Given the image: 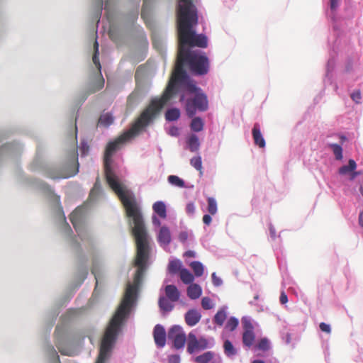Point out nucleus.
Returning a JSON list of instances; mask_svg holds the SVG:
<instances>
[{
	"instance_id": "nucleus-60",
	"label": "nucleus",
	"mask_w": 363,
	"mask_h": 363,
	"mask_svg": "<svg viewBox=\"0 0 363 363\" xmlns=\"http://www.w3.org/2000/svg\"><path fill=\"white\" fill-rule=\"evenodd\" d=\"M188 237H189L188 233L186 231H183L179 233V240L182 242H184L187 240Z\"/></svg>"
},
{
	"instance_id": "nucleus-3",
	"label": "nucleus",
	"mask_w": 363,
	"mask_h": 363,
	"mask_svg": "<svg viewBox=\"0 0 363 363\" xmlns=\"http://www.w3.org/2000/svg\"><path fill=\"white\" fill-rule=\"evenodd\" d=\"M133 282L128 281L124 297L111 319L100 345L99 359L103 362L114 347L118 335L128 319L136 301V270L132 274Z\"/></svg>"
},
{
	"instance_id": "nucleus-22",
	"label": "nucleus",
	"mask_w": 363,
	"mask_h": 363,
	"mask_svg": "<svg viewBox=\"0 0 363 363\" xmlns=\"http://www.w3.org/2000/svg\"><path fill=\"white\" fill-rule=\"evenodd\" d=\"M164 291L167 298L171 301L176 302L179 300L180 294L174 285H167Z\"/></svg>"
},
{
	"instance_id": "nucleus-2",
	"label": "nucleus",
	"mask_w": 363,
	"mask_h": 363,
	"mask_svg": "<svg viewBox=\"0 0 363 363\" xmlns=\"http://www.w3.org/2000/svg\"><path fill=\"white\" fill-rule=\"evenodd\" d=\"M136 135V120L133 121L130 130L110 141L104 153V172L107 183L121 199L129 223L133 239L136 242V199L125 179L126 169L122 160H113V155Z\"/></svg>"
},
{
	"instance_id": "nucleus-54",
	"label": "nucleus",
	"mask_w": 363,
	"mask_h": 363,
	"mask_svg": "<svg viewBox=\"0 0 363 363\" xmlns=\"http://www.w3.org/2000/svg\"><path fill=\"white\" fill-rule=\"evenodd\" d=\"M361 98V92L359 90L354 91L351 94V99L357 104L360 103Z\"/></svg>"
},
{
	"instance_id": "nucleus-40",
	"label": "nucleus",
	"mask_w": 363,
	"mask_h": 363,
	"mask_svg": "<svg viewBox=\"0 0 363 363\" xmlns=\"http://www.w3.org/2000/svg\"><path fill=\"white\" fill-rule=\"evenodd\" d=\"M59 214H60V218L62 219V223H62V229H63L65 233L67 236H71V234L72 233V229H71L70 226L68 225V223H67L66 218L65 217L64 212L62 209L59 210Z\"/></svg>"
},
{
	"instance_id": "nucleus-41",
	"label": "nucleus",
	"mask_w": 363,
	"mask_h": 363,
	"mask_svg": "<svg viewBox=\"0 0 363 363\" xmlns=\"http://www.w3.org/2000/svg\"><path fill=\"white\" fill-rule=\"evenodd\" d=\"M190 266L196 277H201L203 274V267L201 262L194 261L191 263Z\"/></svg>"
},
{
	"instance_id": "nucleus-38",
	"label": "nucleus",
	"mask_w": 363,
	"mask_h": 363,
	"mask_svg": "<svg viewBox=\"0 0 363 363\" xmlns=\"http://www.w3.org/2000/svg\"><path fill=\"white\" fill-rule=\"evenodd\" d=\"M190 164L200 173V175L203 174V167L202 160L200 156L194 157L190 160Z\"/></svg>"
},
{
	"instance_id": "nucleus-48",
	"label": "nucleus",
	"mask_w": 363,
	"mask_h": 363,
	"mask_svg": "<svg viewBox=\"0 0 363 363\" xmlns=\"http://www.w3.org/2000/svg\"><path fill=\"white\" fill-rule=\"evenodd\" d=\"M47 352H48V354L49 355V357H50V359H52V363H58L59 362V361H60L59 356H58L57 352L55 351V350L52 346L48 347Z\"/></svg>"
},
{
	"instance_id": "nucleus-37",
	"label": "nucleus",
	"mask_w": 363,
	"mask_h": 363,
	"mask_svg": "<svg viewBox=\"0 0 363 363\" xmlns=\"http://www.w3.org/2000/svg\"><path fill=\"white\" fill-rule=\"evenodd\" d=\"M180 279L184 284H191L194 281V276L186 269L180 270Z\"/></svg>"
},
{
	"instance_id": "nucleus-49",
	"label": "nucleus",
	"mask_w": 363,
	"mask_h": 363,
	"mask_svg": "<svg viewBox=\"0 0 363 363\" xmlns=\"http://www.w3.org/2000/svg\"><path fill=\"white\" fill-rule=\"evenodd\" d=\"M57 347L58 348L59 351L61 352L62 354L67 356H73L75 354L74 350L64 347L59 342L57 343Z\"/></svg>"
},
{
	"instance_id": "nucleus-43",
	"label": "nucleus",
	"mask_w": 363,
	"mask_h": 363,
	"mask_svg": "<svg viewBox=\"0 0 363 363\" xmlns=\"http://www.w3.org/2000/svg\"><path fill=\"white\" fill-rule=\"evenodd\" d=\"M223 347L225 354L227 356H233L236 354V350L230 340H227L224 342Z\"/></svg>"
},
{
	"instance_id": "nucleus-39",
	"label": "nucleus",
	"mask_w": 363,
	"mask_h": 363,
	"mask_svg": "<svg viewBox=\"0 0 363 363\" xmlns=\"http://www.w3.org/2000/svg\"><path fill=\"white\" fill-rule=\"evenodd\" d=\"M94 54L93 58H92L93 62L94 63V65L96 66V67L101 72V64L99 62V43H98L97 40H96L94 42Z\"/></svg>"
},
{
	"instance_id": "nucleus-10",
	"label": "nucleus",
	"mask_w": 363,
	"mask_h": 363,
	"mask_svg": "<svg viewBox=\"0 0 363 363\" xmlns=\"http://www.w3.org/2000/svg\"><path fill=\"white\" fill-rule=\"evenodd\" d=\"M148 251H138V294L143 285L148 267Z\"/></svg>"
},
{
	"instance_id": "nucleus-50",
	"label": "nucleus",
	"mask_w": 363,
	"mask_h": 363,
	"mask_svg": "<svg viewBox=\"0 0 363 363\" xmlns=\"http://www.w3.org/2000/svg\"><path fill=\"white\" fill-rule=\"evenodd\" d=\"M256 347L262 351H267L269 349V342L267 338H262L259 340Z\"/></svg>"
},
{
	"instance_id": "nucleus-46",
	"label": "nucleus",
	"mask_w": 363,
	"mask_h": 363,
	"mask_svg": "<svg viewBox=\"0 0 363 363\" xmlns=\"http://www.w3.org/2000/svg\"><path fill=\"white\" fill-rule=\"evenodd\" d=\"M330 148L333 150L335 159L340 160L342 159V148L338 144H330Z\"/></svg>"
},
{
	"instance_id": "nucleus-15",
	"label": "nucleus",
	"mask_w": 363,
	"mask_h": 363,
	"mask_svg": "<svg viewBox=\"0 0 363 363\" xmlns=\"http://www.w3.org/2000/svg\"><path fill=\"white\" fill-rule=\"evenodd\" d=\"M155 344L159 347H163L166 343V333L163 326L157 325L153 331Z\"/></svg>"
},
{
	"instance_id": "nucleus-27",
	"label": "nucleus",
	"mask_w": 363,
	"mask_h": 363,
	"mask_svg": "<svg viewBox=\"0 0 363 363\" xmlns=\"http://www.w3.org/2000/svg\"><path fill=\"white\" fill-rule=\"evenodd\" d=\"M227 313L225 308H221L218 311L213 318V323L218 326H222L226 320Z\"/></svg>"
},
{
	"instance_id": "nucleus-52",
	"label": "nucleus",
	"mask_w": 363,
	"mask_h": 363,
	"mask_svg": "<svg viewBox=\"0 0 363 363\" xmlns=\"http://www.w3.org/2000/svg\"><path fill=\"white\" fill-rule=\"evenodd\" d=\"M79 151L82 157L86 156L88 154L89 147L86 142L82 141L80 143Z\"/></svg>"
},
{
	"instance_id": "nucleus-62",
	"label": "nucleus",
	"mask_w": 363,
	"mask_h": 363,
	"mask_svg": "<svg viewBox=\"0 0 363 363\" xmlns=\"http://www.w3.org/2000/svg\"><path fill=\"white\" fill-rule=\"evenodd\" d=\"M212 221L211 216L208 214H206L203 216V222L204 224L209 225Z\"/></svg>"
},
{
	"instance_id": "nucleus-36",
	"label": "nucleus",
	"mask_w": 363,
	"mask_h": 363,
	"mask_svg": "<svg viewBox=\"0 0 363 363\" xmlns=\"http://www.w3.org/2000/svg\"><path fill=\"white\" fill-rule=\"evenodd\" d=\"M158 303L161 310L166 312L171 311L174 308V306L169 302L168 298L163 296L160 298Z\"/></svg>"
},
{
	"instance_id": "nucleus-25",
	"label": "nucleus",
	"mask_w": 363,
	"mask_h": 363,
	"mask_svg": "<svg viewBox=\"0 0 363 363\" xmlns=\"http://www.w3.org/2000/svg\"><path fill=\"white\" fill-rule=\"evenodd\" d=\"M201 288L196 284H191L187 289V295L191 299H196L201 295Z\"/></svg>"
},
{
	"instance_id": "nucleus-44",
	"label": "nucleus",
	"mask_w": 363,
	"mask_h": 363,
	"mask_svg": "<svg viewBox=\"0 0 363 363\" xmlns=\"http://www.w3.org/2000/svg\"><path fill=\"white\" fill-rule=\"evenodd\" d=\"M168 182L178 187H184L185 186L184 182L180 179L179 177L175 175H170L168 177Z\"/></svg>"
},
{
	"instance_id": "nucleus-53",
	"label": "nucleus",
	"mask_w": 363,
	"mask_h": 363,
	"mask_svg": "<svg viewBox=\"0 0 363 363\" xmlns=\"http://www.w3.org/2000/svg\"><path fill=\"white\" fill-rule=\"evenodd\" d=\"M242 325L244 331L254 332V327L250 320H242Z\"/></svg>"
},
{
	"instance_id": "nucleus-13",
	"label": "nucleus",
	"mask_w": 363,
	"mask_h": 363,
	"mask_svg": "<svg viewBox=\"0 0 363 363\" xmlns=\"http://www.w3.org/2000/svg\"><path fill=\"white\" fill-rule=\"evenodd\" d=\"M22 150V145L16 142L0 147V162L4 159L17 157Z\"/></svg>"
},
{
	"instance_id": "nucleus-64",
	"label": "nucleus",
	"mask_w": 363,
	"mask_h": 363,
	"mask_svg": "<svg viewBox=\"0 0 363 363\" xmlns=\"http://www.w3.org/2000/svg\"><path fill=\"white\" fill-rule=\"evenodd\" d=\"M340 0H330L331 10H335L339 5Z\"/></svg>"
},
{
	"instance_id": "nucleus-34",
	"label": "nucleus",
	"mask_w": 363,
	"mask_h": 363,
	"mask_svg": "<svg viewBox=\"0 0 363 363\" xmlns=\"http://www.w3.org/2000/svg\"><path fill=\"white\" fill-rule=\"evenodd\" d=\"M180 117V111L177 108L168 109L165 113V118L169 121H177Z\"/></svg>"
},
{
	"instance_id": "nucleus-6",
	"label": "nucleus",
	"mask_w": 363,
	"mask_h": 363,
	"mask_svg": "<svg viewBox=\"0 0 363 363\" xmlns=\"http://www.w3.org/2000/svg\"><path fill=\"white\" fill-rule=\"evenodd\" d=\"M86 206L77 207L70 215V220L85 247H94L97 242V238L88 226Z\"/></svg>"
},
{
	"instance_id": "nucleus-32",
	"label": "nucleus",
	"mask_w": 363,
	"mask_h": 363,
	"mask_svg": "<svg viewBox=\"0 0 363 363\" xmlns=\"http://www.w3.org/2000/svg\"><path fill=\"white\" fill-rule=\"evenodd\" d=\"M255 339L254 332L243 331L242 343L245 347H250L253 345Z\"/></svg>"
},
{
	"instance_id": "nucleus-16",
	"label": "nucleus",
	"mask_w": 363,
	"mask_h": 363,
	"mask_svg": "<svg viewBox=\"0 0 363 363\" xmlns=\"http://www.w3.org/2000/svg\"><path fill=\"white\" fill-rule=\"evenodd\" d=\"M115 121V117L112 112H103L101 113L98 122V127L109 128Z\"/></svg>"
},
{
	"instance_id": "nucleus-59",
	"label": "nucleus",
	"mask_w": 363,
	"mask_h": 363,
	"mask_svg": "<svg viewBox=\"0 0 363 363\" xmlns=\"http://www.w3.org/2000/svg\"><path fill=\"white\" fill-rule=\"evenodd\" d=\"M186 211L187 213L193 214L195 211V206H194V203H189L186 205Z\"/></svg>"
},
{
	"instance_id": "nucleus-57",
	"label": "nucleus",
	"mask_w": 363,
	"mask_h": 363,
	"mask_svg": "<svg viewBox=\"0 0 363 363\" xmlns=\"http://www.w3.org/2000/svg\"><path fill=\"white\" fill-rule=\"evenodd\" d=\"M172 136H178L179 135V129L176 126H172L168 131Z\"/></svg>"
},
{
	"instance_id": "nucleus-12",
	"label": "nucleus",
	"mask_w": 363,
	"mask_h": 363,
	"mask_svg": "<svg viewBox=\"0 0 363 363\" xmlns=\"http://www.w3.org/2000/svg\"><path fill=\"white\" fill-rule=\"evenodd\" d=\"M21 182L29 187L38 189L48 195H51L53 193L51 186L39 179L23 176L21 177Z\"/></svg>"
},
{
	"instance_id": "nucleus-30",
	"label": "nucleus",
	"mask_w": 363,
	"mask_h": 363,
	"mask_svg": "<svg viewBox=\"0 0 363 363\" xmlns=\"http://www.w3.org/2000/svg\"><path fill=\"white\" fill-rule=\"evenodd\" d=\"M178 82H175L174 84V94L172 95V96L176 94V84H177ZM182 84V82H180ZM182 83H186V89L190 92V93H194V94H196L197 92H203L200 88L197 87L195 82H193V81H190L189 80V78L187 77V79H186L185 81L182 82Z\"/></svg>"
},
{
	"instance_id": "nucleus-19",
	"label": "nucleus",
	"mask_w": 363,
	"mask_h": 363,
	"mask_svg": "<svg viewBox=\"0 0 363 363\" xmlns=\"http://www.w3.org/2000/svg\"><path fill=\"white\" fill-rule=\"evenodd\" d=\"M252 137L255 144L261 148L265 147V140L261 133L260 126L259 123H255L252 130Z\"/></svg>"
},
{
	"instance_id": "nucleus-35",
	"label": "nucleus",
	"mask_w": 363,
	"mask_h": 363,
	"mask_svg": "<svg viewBox=\"0 0 363 363\" xmlns=\"http://www.w3.org/2000/svg\"><path fill=\"white\" fill-rule=\"evenodd\" d=\"M213 352L208 351L201 355L197 356L195 358L194 362L196 363H208L213 359Z\"/></svg>"
},
{
	"instance_id": "nucleus-63",
	"label": "nucleus",
	"mask_w": 363,
	"mask_h": 363,
	"mask_svg": "<svg viewBox=\"0 0 363 363\" xmlns=\"http://www.w3.org/2000/svg\"><path fill=\"white\" fill-rule=\"evenodd\" d=\"M279 301L281 304H285L288 302V297L287 295L284 292H281Z\"/></svg>"
},
{
	"instance_id": "nucleus-9",
	"label": "nucleus",
	"mask_w": 363,
	"mask_h": 363,
	"mask_svg": "<svg viewBox=\"0 0 363 363\" xmlns=\"http://www.w3.org/2000/svg\"><path fill=\"white\" fill-rule=\"evenodd\" d=\"M151 238L145 226L142 216L138 211V250H149Z\"/></svg>"
},
{
	"instance_id": "nucleus-51",
	"label": "nucleus",
	"mask_w": 363,
	"mask_h": 363,
	"mask_svg": "<svg viewBox=\"0 0 363 363\" xmlns=\"http://www.w3.org/2000/svg\"><path fill=\"white\" fill-rule=\"evenodd\" d=\"M201 306L203 309L209 310L213 308V303L209 297H203L201 300Z\"/></svg>"
},
{
	"instance_id": "nucleus-7",
	"label": "nucleus",
	"mask_w": 363,
	"mask_h": 363,
	"mask_svg": "<svg viewBox=\"0 0 363 363\" xmlns=\"http://www.w3.org/2000/svg\"><path fill=\"white\" fill-rule=\"evenodd\" d=\"M208 109V99L204 92H197L194 97L186 99L185 111L189 118H193L197 111L205 112Z\"/></svg>"
},
{
	"instance_id": "nucleus-5",
	"label": "nucleus",
	"mask_w": 363,
	"mask_h": 363,
	"mask_svg": "<svg viewBox=\"0 0 363 363\" xmlns=\"http://www.w3.org/2000/svg\"><path fill=\"white\" fill-rule=\"evenodd\" d=\"M38 161L35 162L34 164L39 167L33 169L39 171L46 177L52 179H68L79 172V164L74 150L69 155L62 167L53 164H38Z\"/></svg>"
},
{
	"instance_id": "nucleus-45",
	"label": "nucleus",
	"mask_w": 363,
	"mask_h": 363,
	"mask_svg": "<svg viewBox=\"0 0 363 363\" xmlns=\"http://www.w3.org/2000/svg\"><path fill=\"white\" fill-rule=\"evenodd\" d=\"M181 262L179 260H172L169 263L168 269L172 274H176L181 270Z\"/></svg>"
},
{
	"instance_id": "nucleus-47",
	"label": "nucleus",
	"mask_w": 363,
	"mask_h": 363,
	"mask_svg": "<svg viewBox=\"0 0 363 363\" xmlns=\"http://www.w3.org/2000/svg\"><path fill=\"white\" fill-rule=\"evenodd\" d=\"M238 325V320L235 317H230L225 325V328L230 331H233Z\"/></svg>"
},
{
	"instance_id": "nucleus-55",
	"label": "nucleus",
	"mask_w": 363,
	"mask_h": 363,
	"mask_svg": "<svg viewBox=\"0 0 363 363\" xmlns=\"http://www.w3.org/2000/svg\"><path fill=\"white\" fill-rule=\"evenodd\" d=\"M319 328L321 331L330 334L331 333L330 325L325 323H320L319 325Z\"/></svg>"
},
{
	"instance_id": "nucleus-11",
	"label": "nucleus",
	"mask_w": 363,
	"mask_h": 363,
	"mask_svg": "<svg viewBox=\"0 0 363 363\" xmlns=\"http://www.w3.org/2000/svg\"><path fill=\"white\" fill-rule=\"evenodd\" d=\"M168 338L172 342L175 349L179 350L184 347L186 337L182 327L174 325L168 332Z\"/></svg>"
},
{
	"instance_id": "nucleus-23",
	"label": "nucleus",
	"mask_w": 363,
	"mask_h": 363,
	"mask_svg": "<svg viewBox=\"0 0 363 363\" xmlns=\"http://www.w3.org/2000/svg\"><path fill=\"white\" fill-rule=\"evenodd\" d=\"M104 192L102 189L101 182L99 177H97L94 185L91 191L90 196L92 198L93 200H96L98 198H99L101 196H104Z\"/></svg>"
},
{
	"instance_id": "nucleus-14",
	"label": "nucleus",
	"mask_w": 363,
	"mask_h": 363,
	"mask_svg": "<svg viewBox=\"0 0 363 363\" xmlns=\"http://www.w3.org/2000/svg\"><path fill=\"white\" fill-rule=\"evenodd\" d=\"M152 1L153 0H143V5L141 11V18L143 19L147 27L150 30L154 28L152 18Z\"/></svg>"
},
{
	"instance_id": "nucleus-4",
	"label": "nucleus",
	"mask_w": 363,
	"mask_h": 363,
	"mask_svg": "<svg viewBox=\"0 0 363 363\" xmlns=\"http://www.w3.org/2000/svg\"><path fill=\"white\" fill-rule=\"evenodd\" d=\"M132 7L130 11L122 14L120 23L116 30V39L121 45L134 49L136 43V11L134 0H132ZM121 66L130 73L136 67V57L134 50H130L121 62Z\"/></svg>"
},
{
	"instance_id": "nucleus-31",
	"label": "nucleus",
	"mask_w": 363,
	"mask_h": 363,
	"mask_svg": "<svg viewBox=\"0 0 363 363\" xmlns=\"http://www.w3.org/2000/svg\"><path fill=\"white\" fill-rule=\"evenodd\" d=\"M204 126V122L200 117H194L191 120L190 128L191 130L194 132H200L203 130Z\"/></svg>"
},
{
	"instance_id": "nucleus-29",
	"label": "nucleus",
	"mask_w": 363,
	"mask_h": 363,
	"mask_svg": "<svg viewBox=\"0 0 363 363\" xmlns=\"http://www.w3.org/2000/svg\"><path fill=\"white\" fill-rule=\"evenodd\" d=\"M153 211L160 218H165L167 217L166 206L162 201H157L153 204Z\"/></svg>"
},
{
	"instance_id": "nucleus-1",
	"label": "nucleus",
	"mask_w": 363,
	"mask_h": 363,
	"mask_svg": "<svg viewBox=\"0 0 363 363\" xmlns=\"http://www.w3.org/2000/svg\"><path fill=\"white\" fill-rule=\"evenodd\" d=\"M194 0H179L177 7V29L179 47L174 70L160 98L152 99L148 106L138 117V135L156 118L164 105L174 94L175 82L187 79L184 65L196 75H204L208 72L210 63L204 52L192 50L193 47L206 48L208 46L207 37L196 34L193 29L198 23L197 9Z\"/></svg>"
},
{
	"instance_id": "nucleus-21",
	"label": "nucleus",
	"mask_w": 363,
	"mask_h": 363,
	"mask_svg": "<svg viewBox=\"0 0 363 363\" xmlns=\"http://www.w3.org/2000/svg\"><path fill=\"white\" fill-rule=\"evenodd\" d=\"M157 240L162 247H164L171 242L170 231L167 227L163 226L160 228Z\"/></svg>"
},
{
	"instance_id": "nucleus-56",
	"label": "nucleus",
	"mask_w": 363,
	"mask_h": 363,
	"mask_svg": "<svg viewBox=\"0 0 363 363\" xmlns=\"http://www.w3.org/2000/svg\"><path fill=\"white\" fill-rule=\"evenodd\" d=\"M199 350H204L208 347V341L204 337H201L198 340Z\"/></svg>"
},
{
	"instance_id": "nucleus-28",
	"label": "nucleus",
	"mask_w": 363,
	"mask_h": 363,
	"mask_svg": "<svg viewBox=\"0 0 363 363\" xmlns=\"http://www.w3.org/2000/svg\"><path fill=\"white\" fill-rule=\"evenodd\" d=\"M356 168L357 164L355 161L350 159L347 165H344L339 169L338 173L341 175H346L347 174H351L352 172L356 169Z\"/></svg>"
},
{
	"instance_id": "nucleus-17",
	"label": "nucleus",
	"mask_w": 363,
	"mask_h": 363,
	"mask_svg": "<svg viewBox=\"0 0 363 363\" xmlns=\"http://www.w3.org/2000/svg\"><path fill=\"white\" fill-rule=\"evenodd\" d=\"M104 86V79L100 73V77L96 79L94 84L89 88V90L82 94L81 102L83 103L87 99L89 94L95 93L101 90Z\"/></svg>"
},
{
	"instance_id": "nucleus-33",
	"label": "nucleus",
	"mask_w": 363,
	"mask_h": 363,
	"mask_svg": "<svg viewBox=\"0 0 363 363\" xmlns=\"http://www.w3.org/2000/svg\"><path fill=\"white\" fill-rule=\"evenodd\" d=\"M147 46L148 42L144 33H138V49L140 48L143 53L147 50Z\"/></svg>"
},
{
	"instance_id": "nucleus-42",
	"label": "nucleus",
	"mask_w": 363,
	"mask_h": 363,
	"mask_svg": "<svg viewBox=\"0 0 363 363\" xmlns=\"http://www.w3.org/2000/svg\"><path fill=\"white\" fill-rule=\"evenodd\" d=\"M208 208L207 210L211 215H215L217 213L218 207L217 202L215 199L208 197L207 199Z\"/></svg>"
},
{
	"instance_id": "nucleus-20",
	"label": "nucleus",
	"mask_w": 363,
	"mask_h": 363,
	"mask_svg": "<svg viewBox=\"0 0 363 363\" xmlns=\"http://www.w3.org/2000/svg\"><path fill=\"white\" fill-rule=\"evenodd\" d=\"M103 265L99 259H94L93 262V266L91 272L94 275L96 279V287L94 291V294L96 293V289L99 286L102 272Z\"/></svg>"
},
{
	"instance_id": "nucleus-58",
	"label": "nucleus",
	"mask_w": 363,
	"mask_h": 363,
	"mask_svg": "<svg viewBox=\"0 0 363 363\" xmlns=\"http://www.w3.org/2000/svg\"><path fill=\"white\" fill-rule=\"evenodd\" d=\"M212 281L216 286H218L222 284V280L216 276V273L212 274Z\"/></svg>"
},
{
	"instance_id": "nucleus-61",
	"label": "nucleus",
	"mask_w": 363,
	"mask_h": 363,
	"mask_svg": "<svg viewBox=\"0 0 363 363\" xmlns=\"http://www.w3.org/2000/svg\"><path fill=\"white\" fill-rule=\"evenodd\" d=\"M180 362V357L179 355H171L169 357V363H179Z\"/></svg>"
},
{
	"instance_id": "nucleus-18",
	"label": "nucleus",
	"mask_w": 363,
	"mask_h": 363,
	"mask_svg": "<svg viewBox=\"0 0 363 363\" xmlns=\"http://www.w3.org/2000/svg\"><path fill=\"white\" fill-rule=\"evenodd\" d=\"M201 318V313L195 309L189 310L185 314V322L191 327L196 325L200 321Z\"/></svg>"
},
{
	"instance_id": "nucleus-26",
	"label": "nucleus",
	"mask_w": 363,
	"mask_h": 363,
	"mask_svg": "<svg viewBox=\"0 0 363 363\" xmlns=\"http://www.w3.org/2000/svg\"><path fill=\"white\" fill-rule=\"evenodd\" d=\"M199 350L198 339L193 333H190L188 335L187 351L191 354Z\"/></svg>"
},
{
	"instance_id": "nucleus-8",
	"label": "nucleus",
	"mask_w": 363,
	"mask_h": 363,
	"mask_svg": "<svg viewBox=\"0 0 363 363\" xmlns=\"http://www.w3.org/2000/svg\"><path fill=\"white\" fill-rule=\"evenodd\" d=\"M111 0H106L104 6L103 0H94V12H93V20L96 21L97 26L100 22V18L101 16L102 11L104 9L105 15L106 18V26L103 25V28L111 27V24L113 18V10L111 6Z\"/></svg>"
},
{
	"instance_id": "nucleus-24",
	"label": "nucleus",
	"mask_w": 363,
	"mask_h": 363,
	"mask_svg": "<svg viewBox=\"0 0 363 363\" xmlns=\"http://www.w3.org/2000/svg\"><path fill=\"white\" fill-rule=\"evenodd\" d=\"M188 148L191 152H196L200 147V142L196 135L191 134L186 140Z\"/></svg>"
}]
</instances>
